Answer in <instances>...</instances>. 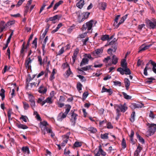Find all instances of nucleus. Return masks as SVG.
Returning a JSON list of instances; mask_svg holds the SVG:
<instances>
[{
    "label": "nucleus",
    "instance_id": "1",
    "mask_svg": "<svg viewBox=\"0 0 156 156\" xmlns=\"http://www.w3.org/2000/svg\"><path fill=\"white\" fill-rule=\"evenodd\" d=\"M66 108L65 110V111L64 113L62 112L60 113L58 115L57 117L58 121L59 122L62 121L65 118L69 112L71 108V106L70 105H66Z\"/></svg>",
    "mask_w": 156,
    "mask_h": 156
},
{
    "label": "nucleus",
    "instance_id": "8",
    "mask_svg": "<svg viewBox=\"0 0 156 156\" xmlns=\"http://www.w3.org/2000/svg\"><path fill=\"white\" fill-rule=\"evenodd\" d=\"M94 20H90L88 22L84 24L82 27V30H84L87 29V30H90L92 27L93 23L94 22Z\"/></svg>",
    "mask_w": 156,
    "mask_h": 156
},
{
    "label": "nucleus",
    "instance_id": "24",
    "mask_svg": "<svg viewBox=\"0 0 156 156\" xmlns=\"http://www.w3.org/2000/svg\"><path fill=\"white\" fill-rule=\"evenodd\" d=\"M89 61V60L86 58H83L81 62L80 66H82L83 65L86 64H87Z\"/></svg>",
    "mask_w": 156,
    "mask_h": 156
},
{
    "label": "nucleus",
    "instance_id": "36",
    "mask_svg": "<svg viewBox=\"0 0 156 156\" xmlns=\"http://www.w3.org/2000/svg\"><path fill=\"white\" fill-rule=\"evenodd\" d=\"M122 93L125 99L127 100H129L131 99L132 97L130 96L127 95V94L126 93L124 92H122Z\"/></svg>",
    "mask_w": 156,
    "mask_h": 156
},
{
    "label": "nucleus",
    "instance_id": "43",
    "mask_svg": "<svg viewBox=\"0 0 156 156\" xmlns=\"http://www.w3.org/2000/svg\"><path fill=\"white\" fill-rule=\"evenodd\" d=\"M62 26V24L61 23H60L58 25L57 27H56L55 29L53 30L52 31V33H54L55 32H57L58 29Z\"/></svg>",
    "mask_w": 156,
    "mask_h": 156
},
{
    "label": "nucleus",
    "instance_id": "12",
    "mask_svg": "<svg viewBox=\"0 0 156 156\" xmlns=\"http://www.w3.org/2000/svg\"><path fill=\"white\" fill-rule=\"evenodd\" d=\"M47 90V88L45 87L43 85H42L39 88L38 91L40 93L44 94L46 93Z\"/></svg>",
    "mask_w": 156,
    "mask_h": 156
},
{
    "label": "nucleus",
    "instance_id": "4",
    "mask_svg": "<svg viewBox=\"0 0 156 156\" xmlns=\"http://www.w3.org/2000/svg\"><path fill=\"white\" fill-rule=\"evenodd\" d=\"M150 64H151L153 66L152 70L153 72L156 74V63L151 60H150L149 62L146 65L145 68L144 69V74L145 76L147 75V69H150L148 68V66Z\"/></svg>",
    "mask_w": 156,
    "mask_h": 156
},
{
    "label": "nucleus",
    "instance_id": "13",
    "mask_svg": "<svg viewBox=\"0 0 156 156\" xmlns=\"http://www.w3.org/2000/svg\"><path fill=\"white\" fill-rule=\"evenodd\" d=\"M53 99L52 98L48 97L45 100L43 101L41 103V105L43 106L46 103L49 104H51L53 103Z\"/></svg>",
    "mask_w": 156,
    "mask_h": 156
},
{
    "label": "nucleus",
    "instance_id": "62",
    "mask_svg": "<svg viewBox=\"0 0 156 156\" xmlns=\"http://www.w3.org/2000/svg\"><path fill=\"white\" fill-rule=\"evenodd\" d=\"M38 61L39 62V64L40 65H42V60L41 56H38Z\"/></svg>",
    "mask_w": 156,
    "mask_h": 156
},
{
    "label": "nucleus",
    "instance_id": "41",
    "mask_svg": "<svg viewBox=\"0 0 156 156\" xmlns=\"http://www.w3.org/2000/svg\"><path fill=\"white\" fill-rule=\"evenodd\" d=\"M82 145V143L81 142L76 141L73 144V146L75 147H80Z\"/></svg>",
    "mask_w": 156,
    "mask_h": 156
},
{
    "label": "nucleus",
    "instance_id": "60",
    "mask_svg": "<svg viewBox=\"0 0 156 156\" xmlns=\"http://www.w3.org/2000/svg\"><path fill=\"white\" fill-rule=\"evenodd\" d=\"M24 1L25 0H19L16 5V7H19Z\"/></svg>",
    "mask_w": 156,
    "mask_h": 156
},
{
    "label": "nucleus",
    "instance_id": "50",
    "mask_svg": "<svg viewBox=\"0 0 156 156\" xmlns=\"http://www.w3.org/2000/svg\"><path fill=\"white\" fill-rule=\"evenodd\" d=\"M20 119H22L24 122H27V119L28 118L27 116L26 115H22L21 116L20 118Z\"/></svg>",
    "mask_w": 156,
    "mask_h": 156
},
{
    "label": "nucleus",
    "instance_id": "38",
    "mask_svg": "<svg viewBox=\"0 0 156 156\" xmlns=\"http://www.w3.org/2000/svg\"><path fill=\"white\" fill-rule=\"evenodd\" d=\"M108 133H106L104 134H101V139L103 140L108 139Z\"/></svg>",
    "mask_w": 156,
    "mask_h": 156
},
{
    "label": "nucleus",
    "instance_id": "61",
    "mask_svg": "<svg viewBox=\"0 0 156 156\" xmlns=\"http://www.w3.org/2000/svg\"><path fill=\"white\" fill-rule=\"evenodd\" d=\"M107 128L109 129H112L113 127L110 122H108L107 124Z\"/></svg>",
    "mask_w": 156,
    "mask_h": 156
},
{
    "label": "nucleus",
    "instance_id": "57",
    "mask_svg": "<svg viewBox=\"0 0 156 156\" xmlns=\"http://www.w3.org/2000/svg\"><path fill=\"white\" fill-rule=\"evenodd\" d=\"M30 106L32 109L34 110V108H35V101H31L30 102Z\"/></svg>",
    "mask_w": 156,
    "mask_h": 156
},
{
    "label": "nucleus",
    "instance_id": "35",
    "mask_svg": "<svg viewBox=\"0 0 156 156\" xmlns=\"http://www.w3.org/2000/svg\"><path fill=\"white\" fill-rule=\"evenodd\" d=\"M68 139L69 137L66 136V138L63 140V142L61 144V146L63 147L65 146L68 142Z\"/></svg>",
    "mask_w": 156,
    "mask_h": 156
},
{
    "label": "nucleus",
    "instance_id": "16",
    "mask_svg": "<svg viewBox=\"0 0 156 156\" xmlns=\"http://www.w3.org/2000/svg\"><path fill=\"white\" fill-rule=\"evenodd\" d=\"M79 49L78 48H76L74 51L73 56H72L73 63H74L75 61L77 56L79 53Z\"/></svg>",
    "mask_w": 156,
    "mask_h": 156
},
{
    "label": "nucleus",
    "instance_id": "17",
    "mask_svg": "<svg viewBox=\"0 0 156 156\" xmlns=\"http://www.w3.org/2000/svg\"><path fill=\"white\" fill-rule=\"evenodd\" d=\"M142 149V147L140 146V144H139L136 150L134 152V156H138L139 153L141 152Z\"/></svg>",
    "mask_w": 156,
    "mask_h": 156
},
{
    "label": "nucleus",
    "instance_id": "3",
    "mask_svg": "<svg viewBox=\"0 0 156 156\" xmlns=\"http://www.w3.org/2000/svg\"><path fill=\"white\" fill-rule=\"evenodd\" d=\"M115 108H116V111L118 114L120 112H125L128 108L126 103H124L123 105L121 104L116 105L115 106Z\"/></svg>",
    "mask_w": 156,
    "mask_h": 156
},
{
    "label": "nucleus",
    "instance_id": "29",
    "mask_svg": "<svg viewBox=\"0 0 156 156\" xmlns=\"http://www.w3.org/2000/svg\"><path fill=\"white\" fill-rule=\"evenodd\" d=\"M47 125H48L47 122L46 121H44L41 122L40 126L41 128H43L44 129L47 127Z\"/></svg>",
    "mask_w": 156,
    "mask_h": 156
},
{
    "label": "nucleus",
    "instance_id": "49",
    "mask_svg": "<svg viewBox=\"0 0 156 156\" xmlns=\"http://www.w3.org/2000/svg\"><path fill=\"white\" fill-rule=\"evenodd\" d=\"M25 42H24L22 45V48L20 51V53L21 54H23V55H24V49L25 48H27V47L28 46H26V47L25 48Z\"/></svg>",
    "mask_w": 156,
    "mask_h": 156
},
{
    "label": "nucleus",
    "instance_id": "7",
    "mask_svg": "<svg viewBox=\"0 0 156 156\" xmlns=\"http://www.w3.org/2000/svg\"><path fill=\"white\" fill-rule=\"evenodd\" d=\"M96 152L94 156H100V154L102 156H105L106 153L102 149L101 146L100 145L98 147V149L96 148L95 150Z\"/></svg>",
    "mask_w": 156,
    "mask_h": 156
},
{
    "label": "nucleus",
    "instance_id": "47",
    "mask_svg": "<svg viewBox=\"0 0 156 156\" xmlns=\"http://www.w3.org/2000/svg\"><path fill=\"white\" fill-rule=\"evenodd\" d=\"M108 35H103L101 37V40L103 41H105L107 40L108 41Z\"/></svg>",
    "mask_w": 156,
    "mask_h": 156
},
{
    "label": "nucleus",
    "instance_id": "53",
    "mask_svg": "<svg viewBox=\"0 0 156 156\" xmlns=\"http://www.w3.org/2000/svg\"><path fill=\"white\" fill-rule=\"evenodd\" d=\"M122 148H125L126 147V141L124 138H123L122 140Z\"/></svg>",
    "mask_w": 156,
    "mask_h": 156
},
{
    "label": "nucleus",
    "instance_id": "19",
    "mask_svg": "<svg viewBox=\"0 0 156 156\" xmlns=\"http://www.w3.org/2000/svg\"><path fill=\"white\" fill-rule=\"evenodd\" d=\"M84 4V0H80L76 4V6L79 9H81Z\"/></svg>",
    "mask_w": 156,
    "mask_h": 156
},
{
    "label": "nucleus",
    "instance_id": "6",
    "mask_svg": "<svg viewBox=\"0 0 156 156\" xmlns=\"http://www.w3.org/2000/svg\"><path fill=\"white\" fill-rule=\"evenodd\" d=\"M147 126H148L149 128L148 132L151 135H153L156 130V124L148 123Z\"/></svg>",
    "mask_w": 156,
    "mask_h": 156
},
{
    "label": "nucleus",
    "instance_id": "51",
    "mask_svg": "<svg viewBox=\"0 0 156 156\" xmlns=\"http://www.w3.org/2000/svg\"><path fill=\"white\" fill-rule=\"evenodd\" d=\"M117 71L119 72L122 75L124 74V68H122L121 67L117 69Z\"/></svg>",
    "mask_w": 156,
    "mask_h": 156
},
{
    "label": "nucleus",
    "instance_id": "48",
    "mask_svg": "<svg viewBox=\"0 0 156 156\" xmlns=\"http://www.w3.org/2000/svg\"><path fill=\"white\" fill-rule=\"evenodd\" d=\"M148 80H147L146 82L148 84H151L152 82V81L154 80L155 79L154 78L151 77L147 78Z\"/></svg>",
    "mask_w": 156,
    "mask_h": 156
},
{
    "label": "nucleus",
    "instance_id": "5",
    "mask_svg": "<svg viewBox=\"0 0 156 156\" xmlns=\"http://www.w3.org/2000/svg\"><path fill=\"white\" fill-rule=\"evenodd\" d=\"M117 40V39H115V40H112L111 41L108 42L105 45L106 46L109 45H113L112 47V48H109L108 49V52L110 51H112L114 52L116 51L117 48L115 43Z\"/></svg>",
    "mask_w": 156,
    "mask_h": 156
},
{
    "label": "nucleus",
    "instance_id": "37",
    "mask_svg": "<svg viewBox=\"0 0 156 156\" xmlns=\"http://www.w3.org/2000/svg\"><path fill=\"white\" fill-rule=\"evenodd\" d=\"M23 107L25 110H27L30 107L29 104L26 102H23Z\"/></svg>",
    "mask_w": 156,
    "mask_h": 156
},
{
    "label": "nucleus",
    "instance_id": "22",
    "mask_svg": "<svg viewBox=\"0 0 156 156\" xmlns=\"http://www.w3.org/2000/svg\"><path fill=\"white\" fill-rule=\"evenodd\" d=\"M40 80H38L37 81L36 80V82H34L32 83H29L31 87L34 86H38L41 82Z\"/></svg>",
    "mask_w": 156,
    "mask_h": 156
},
{
    "label": "nucleus",
    "instance_id": "63",
    "mask_svg": "<svg viewBox=\"0 0 156 156\" xmlns=\"http://www.w3.org/2000/svg\"><path fill=\"white\" fill-rule=\"evenodd\" d=\"M113 83L115 85H118L119 87L121 86V83L119 81H113Z\"/></svg>",
    "mask_w": 156,
    "mask_h": 156
},
{
    "label": "nucleus",
    "instance_id": "30",
    "mask_svg": "<svg viewBox=\"0 0 156 156\" xmlns=\"http://www.w3.org/2000/svg\"><path fill=\"white\" fill-rule=\"evenodd\" d=\"M88 130L90 131L91 133H95L97 131V129L96 128L93 127H90L88 128Z\"/></svg>",
    "mask_w": 156,
    "mask_h": 156
},
{
    "label": "nucleus",
    "instance_id": "34",
    "mask_svg": "<svg viewBox=\"0 0 156 156\" xmlns=\"http://www.w3.org/2000/svg\"><path fill=\"white\" fill-rule=\"evenodd\" d=\"M5 90L3 89H2L1 90L0 92V96L2 97V100H3L4 99L5 95Z\"/></svg>",
    "mask_w": 156,
    "mask_h": 156
},
{
    "label": "nucleus",
    "instance_id": "44",
    "mask_svg": "<svg viewBox=\"0 0 156 156\" xmlns=\"http://www.w3.org/2000/svg\"><path fill=\"white\" fill-rule=\"evenodd\" d=\"M124 72L126 75H129L131 73L130 70L129 68H127V67L124 68Z\"/></svg>",
    "mask_w": 156,
    "mask_h": 156
},
{
    "label": "nucleus",
    "instance_id": "56",
    "mask_svg": "<svg viewBox=\"0 0 156 156\" xmlns=\"http://www.w3.org/2000/svg\"><path fill=\"white\" fill-rule=\"evenodd\" d=\"M66 73L68 76H69L71 75V74H72V73L71 71L70 67H69L68 69L66 71Z\"/></svg>",
    "mask_w": 156,
    "mask_h": 156
},
{
    "label": "nucleus",
    "instance_id": "11",
    "mask_svg": "<svg viewBox=\"0 0 156 156\" xmlns=\"http://www.w3.org/2000/svg\"><path fill=\"white\" fill-rule=\"evenodd\" d=\"M33 59H31L30 57L27 58L26 59L25 65L26 68L27 69H31V66L30 64L32 62Z\"/></svg>",
    "mask_w": 156,
    "mask_h": 156
},
{
    "label": "nucleus",
    "instance_id": "45",
    "mask_svg": "<svg viewBox=\"0 0 156 156\" xmlns=\"http://www.w3.org/2000/svg\"><path fill=\"white\" fill-rule=\"evenodd\" d=\"M28 98L30 102L35 101L34 97L30 94H28Z\"/></svg>",
    "mask_w": 156,
    "mask_h": 156
},
{
    "label": "nucleus",
    "instance_id": "46",
    "mask_svg": "<svg viewBox=\"0 0 156 156\" xmlns=\"http://www.w3.org/2000/svg\"><path fill=\"white\" fill-rule=\"evenodd\" d=\"M121 66L124 68L127 67V64L125 59L121 61Z\"/></svg>",
    "mask_w": 156,
    "mask_h": 156
},
{
    "label": "nucleus",
    "instance_id": "15",
    "mask_svg": "<svg viewBox=\"0 0 156 156\" xmlns=\"http://www.w3.org/2000/svg\"><path fill=\"white\" fill-rule=\"evenodd\" d=\"M113 25L115 28H117L119 26L124 22L125 20H114Z\"/></svg>",
    "mask_w": 156,
    "mask_h": 156
},
{
    "label": "nucleus",
    "instance_id": "2",
    "mask_svg": "<svg viewBox=\"0 0 156 156\" xmlns=\"http://www.w3.org/2000/svg\"><path fill=\"white\" fill-rule=\"evenodd\" d=\"M14 23L15 20L9 21L6 23L3 21H1L0 24V33L5 31L8 27Z\"/></svg>",
    "mask_w": 156,
    "mask_h": 156
},
{
    "label": "nucleus",
    "instance_id": "9",
    "mask_svg": "<svg viewBox=\"0 0 156 156\" xmlns=\"http://www.w3.org/2000/svg\"><path fill=\"white\" fill-rule=\"evenodd\" d=\"M147 25L150 29H156V21H151V20H146Z\"/></svg>",
    "mask_w": 156,
    "mask_h": 156
},
{
    "label": "nucleus",
    "instance_id": "33",
    "mask_svg": "<svg viewBox=\"0 0 156 156\" xmlns=\"http://www.w3.org/2000/svg\"><path fill=\"white\" fill-rule=\"evenodd\" d=\"M63 2L62 1L60 0L58 2L56 3L53 7V10H55L57 9V8L59 6V5L62 4Z\"/></svg>",
    "mask_w": 156,
    "mask_h": 156
},
{
    "label": "nucleus",
    "instance_id": "25",
    "mask_svg": "<svg viewBox=\"0 0 156 156\" xmlns=\"http://www.w3.org/2000/svg\"><path fill=\"white\" fill-rule=\"evenodd\" d=\"M62 16L61 14L56 15L53 17H50L49 20H60L62 19Z\"/></svg>",
    "mask_w": 156,
    "mask_h": 156
},
{
    "label": "nucleus",
    "instance_id": "52",
    "mask_svg": "<svg viewBox=\"0 0 156 156\" xmlns=\"http://www.w3.org/2000/svg\"><path fill=\"white\" fill-rule=\"evenodd\" d=\"M12 109H9L8 110L7 112V116L9 119V121L10 119H12L11 118V114L12 113Z\"/></svg>",
    "mask_w": 156,
    "mask_h": 156
},
{
    "label": "nucleus",
    "instance_id": "10",
    "mask_svg": "<svg viewBox=\"0 0 156 156\" xmlns=\"http://www.w3.org/2000/svg\"><path fill=\"white\" fill-rule=\"evenodd\" d=\"M71 118L70 119V121L71 122V125L74 126L77 119V117L78 115L74 113V112L71 111Z\"/></svg>",
    "mask_w": 156,
    "mask_h": 156
},
{
    "label": "nucleus",
    "instance_id": "64",
    "mask_svg": "<svg viewBox=\"0 0 156 156\" xmlns=\"http://www.w3.org/2000/svg\"><path fill=\"white\" fill-rule=\"evenodd\" d=\"M88 93L87 92H85L83 95V99H85L87 97Z\"/></svg>",
    "mask_w": 156,
    "mask_h": 156
},
{
    "label": "nucleus",
    "instance_id": "40",
    "mask_svg": "<svg viewBox=\"0 0 156 156\" xmlns=\"http://www.w3.org/2000/svg\"><path fill=\"white\" fill-rule=\"evenodd\" d=\"M91 68V66H86L85 67H82L81 68V69H79V70L80 71H87L89 70Z\"/></svg>",
    "mask_w": 156,
    "mask_h": 156
},
{
    "label": "nucleus",
    "instance_id": "21",
    "mask_svg": "<svg viewBox=\"0 0 156 156\" xmlns=\"http://www.w3.org/2000/svg\"><path fill=\"white\" fill-rule=\"evenodd\" d=\"M124 83L126 89L128 90L129 89V86L130 85V82L129 79L127 78H125L124 79Z\"/></svg>",
    "mask_w": 156,
    "mask_h": 156
},
{
    "label": "nucleus",
    "instance_id": "27",
    "mask_svg": "<svg viewBox=\"0 0 156 156\" xmlns=\"http://www.w3.org/2000/svg\"><path fill=\"white\" fill-rule=\"evenodd\" d=\"M133 108H141L144 105L142 103H139L137 104L133 103Z\"/></svg>",
    "mask_w": 156,
    "mask_h": 156
},
{
    "label": "nucleus",
    "instance_id": "28",
    "mask_svg": "<svg viewBox=\"0 0 156 156\" xmlns=\"http://www.w3.org/2000/svg\"><path fill=\"white\" fill-rule=\"evenodd\" d=\"M90 14V12H86L81 14V16H82V20L87 19Z\"/></svg>",
    "mask_w": 156,
    "mask_h": 156
},
{
    "label": "nucleus",
    "instance_id": "26",
    "mask_svg": "<svg viewBox=\"0 0 156 156\" xmlns=\"http://www.w3.org/2000/svg\"><path fill=\"white\" fill-rule=\"evenodd\" d=\"M21 150L23 152L27 153L28 154H29L30 153L29 148L27 146L22 147Z\"/></svg>",
    "mask_w": 156,
    "mask_h": 156
},
{
    "label": "nucleus",
    "instance_id": "59",
    "mask_svg": "<svg viewBox=\"0 0 156 156\" xmlns=\"http://www.w3.org/2000/svg\"><path fill=\"white\" fill-rule=\"evenodd\" d=\"M89 40V38L87 37L85 39H83L82 41L83 42V46H85L87 45V42Z\"/></svg>",
    "mask_w": 156,
    "mask_h": 156
},
{
    "label": "nucleus",
    "instance_id": "23",
    "mask_svg": "<svg viewBox=\"0 0 156 156\" xmlns=\"http://www.w3.org/2000/svg\"><path fill=\"white\" fill-rule=\"evenodd\" d=\"M16 125L17 127L19 129H24L28 128V127L26 125L22 124L20 123H17L16 124Z\"/></svg>",
    "mask_w": 156,
    "mask_h": 156
},
{
    "label": "nucleus",
    "instance_id": "32",
    "mask_svg": "<svg viewBox=\"0 0 156 156\" xmlns=\"http://www.w3.org/2000/svg\"><path fill=\"white\" fill-rule=\"evenodd\" d=\"M137 138L139 140V141L142 144L144 143V140L138 133H136Z\"/></svg>",
    "mask_w": 156,
    "mask_h": 156
},
{
    "label": "nucleus",
    "instance_id": "54",
    "mask_svg": "<svg viewBox=\"0 0 156 156\" xmlns=\"http://www.w3.org/2000/svg\"><path fill=\"white\" fill-rule=\"evenodd\" d=\"M44 97L38 98L37 101V102L39 103H41V104L42 101H44Z\"/></svg>",
    "mask_w": 156,
    "mask_h": 156
},
{
    "label": "nucleus",
    "instance_id": "20",
    "mask_svg": "<svg viewBox=\"0 0 156 156\" xmlns=\"http://www.w3.org/2000/svg\"><path fill=\"white\" fill-rule=\"evenodd\" d=\"M103 50L102 48L98 49L93 52V54L94 55H99L101 54L103 52Z\"/></svg>",
    "mask_w": 156,
    "mask_h": 156
},
{
    "label": "nucleus",
    "instance_id": "42",
    "mask_svg": "<svg viewBox=\"0 0 156 156\" xmlns=\"http://www.w3.org/2000/svg\"><path fill=\"white\" fill-rule=\"evenodd\" d=\"M135 112L134 111L133 112L131 115V118L130 119V120L132 122H133L135 121Z\"/></svg>",
    "mask_w": 156,
    "mask_h": 156
},
{
    "label": "nucleus",
    "instance_id": "39",
    "mask_svg": "<svg viewBox=\"0 0 156 156\" xmlns=\"http://www.w3.org/2000/svg\"><path fill=\"white\" fill-rule=\"evenodd\" d=\"M37 38L36 37L34 39L32 43V44H33V46L32 47L35 48V49H36L37 46Z\"/></svg>",
    "mask_w": 156,
    "mask_h": 156
},
{
    "label": "nucleus",
    "instance_id": "55",
    "mask_svg": "<svg viewBox=\"0 0 156 156\" xmlns=\"http://www.w3.org/2000/svg\"><path fill=\"white\" fill-rule=\"evenodd\" d=\"M111 59V57L108 56L107 57L105 58L103 60V62L105 63H107Z\"/></svg>",
    "mask_w": 156,
    "mask_h": 156
},
{
    "label": "nucleus",
    "instance_id": "18",
    "mask_svg": "<svg viewBox=\"0 0 156 156\" xmlns=\"http://www.w3.org/2000/svg\"><path fill=\"white\" fill-rule=\"evenodd\" d=\"M98 6L99 9L105 10L107 7V4L105 2H100L99 3Z\"/></svg>",
    "mask_w": 156,
    "mask_h": 156
},
{
    "label": "nucleus",
    "instance_id": "14",
    "mask_svg": "<svg viewBox=\"0 0 156 156\" xmlns=\"http://www.w3.org/2000/svg\"><path fill=\"white\" fill-rule=\"evenodd\" d=\"M152 44H150L149 45H146L145 44H142L140 47V49L139 51V52H140L141 51H145L147 49L149 48H150Z\"/></svg>",
    "mask_w": 156,
    "mask_h": 156
},
{
    "label": "nucleus",
    "instance_id": "31",
    "mask_svg": "<svg viewBox=\"0 0 156 156\" xmlns=\"http://www.w3.org/2000/svg\"><path fill=\"white\" fill-rule=\"evenodd\" d=\"M118 58L115 55H114L112 57V63L115 65L118 62Z\"/></svg>",
    "mask_w": 156,
    "mask_h": 156
},
{
    "label": "nucleus",
    "instance_id": "58",
    "mask_svg": "<svg viewBox=\"0 0 156 156\" xmlns=\"http://www.w3.org/2000/svg\"><path fill=\"white\" fill-rule=\"evenodd\" d=\"M82 86V85L80 83H78L77 84V88L79 91L81 90Z\"/></svg>",
    "mask_w": 156,
    "mask_h": 156
}]
</instances>
